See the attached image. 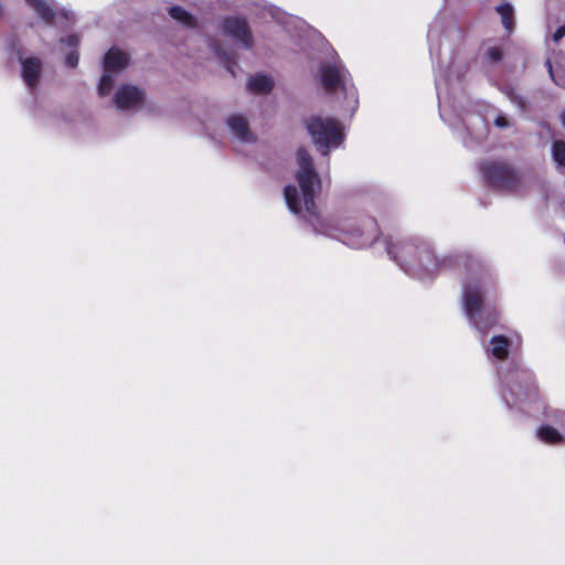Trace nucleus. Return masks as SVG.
<instances>
[{
  "label": "nucleus",
  "instance_id": "nucleus-1",
  "mask_svg": "<svg viewBox=\"0 0 565 565\" xmlns=\"http://www.w3.org/2000/svg\"><path fill=\"white\" fill-rule=\"evenodd\" d=\"M388 257L403 271L419 280H428L439 273L463 264L468 267L461 282V306L471 327L481 334L497 323L491 301L497 296V279L479 260L461 255H437L431 242L423 237L385 242Z\"/></svg>",
  "mask_w": 565,
  "mask_h": 565
},
{
  "label": "nucleus",
  "instance_id": "nucleus-2",
  "mask_svg": "<svg viewBox=\"0 0 565 565\" xmlns=\"http://www.w3.org/2000/svg\"><path fill=\"white\" fill-rule=\"evenodd\" d=\"M297 164L296 180L299 186L287 185L284 189V198L289 211L300 215L316 234L334 238L355 249L370 247L380 235L375 218L371 216L333 218L319 214L315 198L321 190V180L311 156L303 148L297 151Z\"/></svg>",
  "mask_w": 565,
  "mask_h": 565
},
{
  "label": "nucleus",
  "instance_id": "nucleus-3",
  "mask_svg": "<svg viewBox=\"0 0 565 565\" xmlns=\"http://www.w3.org/2000/svg\"><path fill=\"white\" fill-rule=\"evenodd\" d=\"M498 374L501 397L507 407L529 412L526 404L536 401L537 397L533 374L519 364L500 369Z\"/></svg>",
  "mask_w": 565,
  "mask_h": 565
},
{
  "label": "nucleus",
  "instance_id": "nucleus-4",
  "mask_svg": "<svg viewBox=\"0 0 565 565\" xmlns=\"http://www.w3.org/2000/svg\"><path fill=\"white\" fill-rule=\"evenodd\" d=\"M319 78L328 94L341 92L344 96V109L352 115L359 105L358 92L351 76L335 53L326 58L319 67Z\"/></svg>",
  "mask_w": 565,
  "mask_h": 565
},
{
  "label": "nucleus",
  "instance_id": "nucleus-5",
  "mask_svg": "<svg viewBox=\"0 0 565 565\" xmlns=\"http://www.w3.org/2000/svg\"><path fill=\"white\" fill-rule=\"evenodd\" d=\"M306 127L322 156H328L331 149L339 148L344 140L341 125L332 118L311 117L307 120Z\"/></svg>",
  "mask_w": 565,
  "mask_h": 565
},
{
  "label": "nucleus",
  "instance_id": "nucleus-6",
  "mask_svg": "<svg viewBox=\"0 0 565 565\" xmlns=\"http://www.w3.org/2000/svg\"><path fill=\"white\" fill-rule=\"evenodd\" d=\"M480 169L483 179L493 189L514 191L520 185V174L505 161H484Z\"/></svg>",
  "mask_w": 565,
  "mask_h": 565
},
{
  "label": "nucleus",
  "instance_id": "nucleus-7",
  "mask_svg": "<svg viewBox=\"0 0 565 565\" xmlns=\"http://www.w3.org/2000/svg\"><path fill=\"white\" fill-rule=\"evenodd\" d=\"M129 62L128 55L116 49L111 47L104 58V74L98 85L99 96H107L115 84V75L124 70Z\"/></svg>",
  "mask_w": 565,
  "mask_h": 565
},
{
  "label": "nucleus",
  "instance_id": "nucleus-8",
  "mask_svg": "<svg viewBox=\"0 0 565 565\" xmlns=\"http://www.w3.org/2000/svg\"><path fill=\"white\" fill-rule=\"evenodd\" d=\"M221 32L233 43L245 50H252L254 46V36L248 21L241 15L224 18L221 23Z\"/></svg>",
  "mask_w": 565,
  "mask_h": 565
},
{
  "label": "nucleus",
  "instance_id": "nucleus-9",
  "mask_svg": "<svg viewBox=\"0 0 565 565\" xmlns=\"http://www.w3.org/2000/svg\"><path fill=\"white\" fill-rule=\"evenodd\" d=\"M143 102V92L134 85L120 86L114 96L116 107L121 110L136 109L140 107Z\"/></svg>",
  "mask_w": 565,
  "mask_h": 565
},
{
  "label": "nucleus",
  "instance_id": "nucleus-10",
  "mask_svg": "<svg viewBox=\"0 0 565 565\" xmlns=\"http://www.w3.org/2000/svg\"><path fill=\"white\" fill-rule=\"evenodd\" d=\"M226 125L232 137L242 143H252L255 141V136L249 129L247 119L238 114L227 117Z\"/></svg>",
  "mask_w": 565,
  "mask_h": 565
},
{
  "label": "nucleus",
  "instance_id": "nucleus-11",
  "mask_svg": "<svg viewBox=\"0 0 565 565\" xmlns=\"http://www.w3.org/2000/svg\"><path fill=\"white\" fill-rule=\"evenodd\" d=\"M22 66V77L26 86L32 90L36 87L42 73V62L38 57H19Z\"/></svg>",
  "mask_w": 565,
  "mask_h": 565
},
{
  "label": "nucleus",
  "instance_id": "nucleus-12",
  "mask_svg": "<svg viewBox=\"0 0 565 565\" xmlns=\"http://www.w3.org/2000/svg\"><path fill=\"white\" fill-rule=\"evenodd\" d=\"M511 341L505 335H494L486 347V352L491 361H503L509 356Z\"/></svg>",
  "mask_w": 565,
  "mask_h": 565
},
{
  "label": "nucleus",
  "instance_id": "nucleus-13",
  "mask_svg": "<svg viewBox=\"0 0 565 565\" xmlns=\"http://www.w3.org/2000/svg\"><path fill=\"white\" fill-rule=\"evenodd\" d=\"M436 92L439 103V114L444 121H447L446 118V107L450 104V89H449V81L448 78L437 75L435 78Z\"/></svg>",
  "mask_w": 565,
  "mask_h": 565
},
{
  "label": "nucleus",
  "instance_id": "nucleus-14",
  "mask_svg": "<svg viewBox=\"0 0 565 565\" xmlns=\"http://www.w3.org/2000/svg\"><path fill=\"white\" fill-rule=\"evenodd\" d=\"M247 88L254 94H268L274 88V81L268 75L256 74L249 77Z\"/></svg>",
  "mask_w": 565,
  "mask_h": 565
},
{
  "label": "nucleus",
  "instance_id": "nucleus-15",
  "mask_svg": "<svg viewBox=\"0 0 565 565\" xmlns=\"http://www.w3.org/2000/svg\"><path fill=\"white\" fill-rule=\"evenodd\" d=\"M444 31V21L441 18H436L429 25L427 39L429 43V53L434 57L438 53L439 38Z\"/></svg>",
  "mask_w": 565,
  "mask_h": 565
},
{
  "label": "nucleus",
  "instance_id": "nucleus-16",
  "mask_svg": "<svg viewBox=\"0 0 565 565\" xmlns=\"http://www.w3.org/2000/svg\"><path fill=\"white\" fill-rule=\"evenodd\" d=\"M536 437L544 444L559 445L564 443V435L551 425H542L536 430Z\"/></svg>",
  "mask_w": 565,
  "mask_h": 565
},
{
  "label": "nucleus",
  "instance_id": "nucleus-17",
  "mask_svg": "<svg viewBox=\"0 0 565 565\" xmlns=\"http://www.w3.org/2000/svg\"><path fill=\"white\" fill-rule=\"evenodd\" d=\"M26 2L36 11L41 19L53 23L57 11L46 0H26Z\"/></svg>",
  "mask_w": 565,
  "mask_h": 565
},
{
  "label": "nucleus",
  "instance_id": "nucleus-18",
  "mask_svg": "<svg viewBox=\"0 0 565 565\" xmlns=\"http://www.w3.org/2000/svg\"><path fill=\"white\" fill-rule=\"evenodd\" d=\"M61 43L67 45L68 47L76 49L79 43V38L76 34L67 35L66 38L61 39ZM65 64L68 67H76L78 64V53L76 50L70 52L65 57Z\"/></svg>",
  "mask_w": 565,
  "mask_h": 565
},
{
  "label": "nucleus",
  "instance_id": "nucleus-19",
  "mask_svg": "<svg viewBox=\"0 0 565 565\" xmlns=\"http://www.w3.org/2000/svg\"><path fill=\"white\" fill-rule=\"evenodd\" d=\"M501 17L503 28L508 32H512L514 28V9L510 3H502L495 8Z\"/></svg>",
  "mask_w": 565,
  "mask_h": 565
},
{
  "label": "nucleus",
  "instance_id": "nucleus-20",
  "mask_svg": "<svg viewBox=\"0 0 565 565\" xmlns=\"http://www.w3.org/2000/svg\"><path fill=\"white\" fill-rule=\"evenodd\" d=\"M169 14L172 19L183 23L184 25H193V17L185 11L182 7L173 6L169 9Z\"/></svg>",
  "mask_w": 565,
  "mask_h": 565
},
{
  "label": "nucleus",
  "instance_id": "nucleus-21",
  "mask_svg": "<svg viewBox=\"0 0 565 565\" xmlns=\"http://www.w3.org/2000/svg\"><path fill=\"white\" fill-rule=\"evenodd\" d=\"M552 154L558 166L565 167V142L555 141L552 147Z\"/></svg>",
  "mask_w": 565,
  "mask_h": 565
},
{
  "label": "nucleus",
  "instance_id": "nucleus-22",
  "mask_svg": "<svg viewBox=\"0 0 565 565\" xmlns=\"http://www.w3.org/2000/svg\"><path fill=\"white\" fill-rule=\"evenodd\" d=\"M546 417L554 424L558 425L565 431V411L561 409H548Z\"/></svg>",
  "mask_w": 565,
  "mask_h": 565
},
{
  "label": "nucleus",
  "instance_id": "nucleus-23",
  "mask_svg": "<svg viewBox=\"0 0 565 565\" xmlns=\"http://www.w3.org/2000/svg\"><path fill=\"white\" fill-rule=\"evenodd\" d=\"M484 57L489 63H498L503 57V52L500 46H490L484 53Z\"/></svg>",
  "mask_w": 565,
  "mask_h": 565
},
{
  "label": "nucleus",
  "instance_id": "nucleus-24",
  "mask_svg": "<svg viewBox=\"0 0 565 565\" xmlns=\"http://www.w3.org/2000/svg\"><path fill=\"white\" fill-rule=\"evenodd\" d=\"M546 66L548 67V73H550L552 81L556 85L565 88V74H563V75L555 74L550 60L546 61Z\"/></svg>",
  "mask_w": 565,
  "mask_h": 565
},
{
  "label": "nucleus",
  "instance_id": "nucleus-25",
  "mask_svg": "<svg viewBox=\"0 0 565 565\" xmlns=\"http://www.w3.org/2000/svg\"><path fill=\"white\" fill-rule=\"evenodd\" d=\"M494 125L498 128H508L510 126V121L503 115H499L494 119Z\"/></svg>",
  "mask_w": 565,
  "mask_h": 565
},
{
  "label": "nucleus",
  "instance_id": "nucleus-26",
  "mask_svg": "<svg viewBox=\"0 0 565 565\" xmlns=\"http://www.w3.org/2000/svg\"><path fill=\"white\" fill-rule=\"evenodd\" d=\"M565 36V25L559 26L555 33L553 34L552 39L554 43H558L562 38Z\"/></svg>",
  "mask_w": 565,
  "mask_h": 565
},
{
  "label": "nucleus",
  "instance_id": "nucleus-27",
  "mask_svg": "<svg viewBox=\"0 0 565 565\" xmlns=\"http://www.w3.org/2000/svg\"><path fill=\"white\" fill-rule=\"evenodd\" d=\"M562 122H563V125L565 127V111L562 114Z\"/></svg>",
  "mask_w": 565,
  "mask_h": 565
},
{
  "label": "nucleus",
  "instance_id": "nucleus-28",
  "mask_svg": "<svg viewBox=\"0 0 565 565\" xmlns=\"http://www.w3.org/2000/svg\"><path fill=\"white\" fill-rule=\"evenodd\" d=\"M61 14H63L66 19H68L67 13L62 11Z\"/></svg>",
  "mask_w": 565,
  "mask_h": 565
},
{
  "label": "nucleus",
  "instance_id": "nucleus-29",
  "mask_svg": "<svg viewBox=\"0 0 565 565\" xmlns=\"http://www.w3.org/2000/svg\"><path fill=\"white\" fill-rule=\"evenodd\" d=\"M227 68H228V71H230L232 74H234V72H233V70H232V67H231V66H228Z\"/></svg>",
  "mask_w": 565,
  "mask_h": 565
}]
</instances>
